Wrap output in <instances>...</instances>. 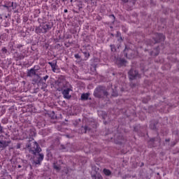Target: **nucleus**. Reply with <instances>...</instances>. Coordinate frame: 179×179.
Returning <instances> with one entry per match:
<instances>
[{
	"label": "nucleus",
	"instance_id": "obj_1",
	"mask_svg": "<svg viewBox=\"0 0 179 179\" xmlns=\"http://www.w3.org/2000/svg\"><path fill=\"white\" fill-rule=\"evenodd\" d=\"M41 152V148L38 145L37 142L33 143V147L30 148L29 152L34 155V164H41V162L44 160V154L40 153Z\"/></svg>",
	"mask_w": 179,
	"mask_h": 179
},
{
	"label": "nucleus",
	"instance_id": "obj_2",
	"mask_svg": "<svg viewBox=\"0 0 179 179\" xmlns=\"http://www.w3.org/2000/svg\"><path fill=\"white\" fill-rule=\"evenodd\" d=\"M52 27L50 26V23L48 22H42L41 23L40 26L37 27L35 29V31L37 34H40L41 33L45 34L49 30H51Z\"/></svg>",
	"mask_w": 179,
	"mask_h": 179
},
{
	"label": "nucleus",
	"instance_id": "obj_3",
	"mask_svg": "<svg viewBox=\"0 0 179 179\" xmlns=\"http://www.w3.org/2000/svg\"><path fill=\"white\" fill-rule=\"evenodd\" d=\"M94 94L95 97H100V94H103V96H108V92L104 90V87L99 86L95 89Z\"/></svg>",
	"mask_w": 179,
	"mask_h": 179
},
{
	"label": "nucleus",
	"instance_id": "obj_4",
	"mask_svg": "<svg viewBox=\"0 0 179 179\" xmlns=\"http://www.w3.org/2000/svg\"><path fill=\"white\" fill-rule=\"evenodd\" d=\"M26 57H27V55H26V50H21L20 53L15 52L13 54V58L16 61H22V59H24V58H26Z\"/></svg>",
	"mask_w": 179,
	"mask_h": 179
},
{
	"label": "nucleus",
	"instance_id": "obj_5",
	"mask_svg": "<svg viewBox=\"0 0 179 179\" xmlns=\"http://www.w3.org/2000/svg\"><path fill=\"white\" fill-rule=\"evenodd\" d=\"M128 73L131 80H134V79H136V78H141V75H139L138 71H134V69H131Z\"/></svg>",
	"mask_w": 179,
	"mask_h": 179
},
{
	"label": "nucleus",
	"instance_id": "obj_6",
	"mask_svg": "<svg viewBox=\"0 0 179 179\" xmlns=\"http://www.w3.org/2000/svg\"><path fill=\"white\" fill-rule=\"evenodd\" d=\"M155 37L154 38L153 44H156V43H160V41H164V35L163 34H155Z\"/></svg>",
	"mask_w": 179,
	"mask_h": 179
},
{
	"label": "nucleus",
	"instance_id": "obj_7",
	"mask_svg": "<svg viewBox=\"0 0 179 179\" xmlns=\"http://www.w3.org/2000/svg\"><path fill=\"white\" fill-rule=\"evenodd\" d=\"M10 143V141H3V136H0V148H8L9 144Z\"/></svg>",
	"mask_w": 179,
	"mask_h": 179
},
{
	"label": "nucleus",
	"instance_id": "obj_8",
	"mask_svg": "<svg viewBox=\"0 0 179 179\" xmlns=\"http://www.w3.org/2000/svg\"><path fill=\"white\" fill-rule=\"evenodd\" d=\"M70 92L71 88H67L63 90L62 94L64 95V99H71V95H69Z\"/></svg>",
	"mask_w": 179,
	"mask_h": 179
},
{
	"label": "nucleus",
	"instance_id": "obj_9",
	"mask_svg": "<svg viewBox=\"0 0 179 179\" xmlns=\"http://www.w3.org/2000/svg\"><path fill=\"white\" fill-rule=\"evenodd\" d=\"M56 85L58 86V89H62V87H64V80L59 78L56 81Z\"/></svg>",
	"mask_w": 179,
	"mask_h": 179
},
{
	"label": "nucleus",
	"instance_id": "obj_10",
	"mask_svg": "<svg viewBox=\"0 0 179 179\" xmlns=\"http://www.w3.org/2000/svg\"><path fill=\"white\" fill-rule=\"evenodd\" d=\"M27 76H29V78H31L32 76H36V70H34V69H31L30 70H29L27 73Z\"/></svg>",
	"mask_w": 179,
	"mask_h": 179
},
{
	"label": "nucleus",
	"instance_id": "obj_11",
	"mask_svg": "<svg viewBox=\"0 0 179 179\" xmlns=\"http://www.w3.org/2000/svg\"><path fill=\"white\" fill-rule=\"evenodd\" d=\"M48 64L50 65L51 68H52V71H53V72H55V67L57 66V62H49Z\"/></svg>",
	"mask_w": 179,
	"mask_h": 179
},
{
	"label": "nucleus",
	"instance_id": "obj_12",
	"mask_svg": "<svg viewBox=\"0 0 179 179\" xmlns=\"http://www.w3.org/2000/svg\"><path fill=\"white\" fill-rule=\"evenodd\" d=\"M90 94L88 93L83 94L81 95V100L86 101L89 99Z\"/></svg>",
	"mask_w": 179,
	"mask_h": 179
},
{
	"label": "nucleus",
	"instance_id": "obj_13",
	"mask_svg": "<svg viewBox=\"0 0 179 179\" xmlns=\"http://www.w3.org/2000/svg\"><path fill=\"white\" fill-rule=\"evenodd\" d=\"M103 171L105 176H111V171H110L109 169H104Z\"/></svg>",
	"mask_w": 179,
	"mask_h": 179
},
{
	"label": "nucleus",
	"instance_id": "obj_14",
	"mask_svg": "<svg viewBox=\"0 0 179 179\" xmlns=\"http://www.w3.org/2000/svg\"><path fill=\"white\" fill-rule=\"evenodd\" d=\"M9 6L10 8V7L13 8V9H16V8H17V3L12 2V3H10Z\"/></svg>",
	"mask_w": 179,
	"mask_h": 179
},
{
	"label": "nucleus",
	"instance_id": "obj_15",
	"mask_svg": "<svg viewBox=\"0 0 179 179\" xmlns=\"http://www.w3.org/2000/svg\"><path fill=\"white\" fill-rule=\"evenodd\" d=\"M83 54H84L85 57L87 58V59L90 57V53L87 51L83 52Z\"/></svg>",
	"mask_w": 179,
	"mask_h": 179
},
{
	"label": "nucleus",
	"instance_id": "obj_16",
	"mask_svg": "<svg viewBox=\"0 0 179 179\" xmlns=\"http://www.w3.org/2000/svg\"><path fill=\"white\" fill-rule=\"evenodd\" d=\"M94 177V179H103V176H101L100 173H96Z\"/></svg>",
	"mask_w": 179,
	"mask_h": 179
},
{
	"label": "nucleus",
	"instance_id": "obj_17",
	"mask_svg": "<svg viewBox=\"0 0 179 179\" xmlns=\"http://www.w3.org/2000/svg\"><path fill=\"white\" fill-rule=\"evenodd\" d=\"M53 168L55 170H61V166L57 165V163L53 164Z\"/></svg>",
	"mask_w": 179,
	"mask_h": 179
},
{
	"label": "nucleus",
	"instance_id": "obj_18",
	"mask_svg": "<svg viewBox=\"0 0 179 179\" xmlns=\"http://www.w3.org/2000/svg\"><path fill=\"white\" fill-rule=\"evenodd\" d=\"M110 50L113 52H115V51H117V48H115V45H110Z\"/></svg>",
	"mask_w": 179,
	"mask_h": 179
},
{
	"label": "nucleus",
	"instance_id": "obj_19",
	"mask_svg": "<svg viewBox=\"0 0 179 179\" xmlns=\"http://www.w3.org/2000/svg\"><path fill=\"white\" fill-rule=\"evenodd\" d=\"M77 6L78 9L80 10L83 7H82V2L79 1L78 3L77 4Z\"/></svg>",
	"mask_w": 179,
	"mask_h": 179
},
{
	"label": "nucleus",
	"instance_id": "obj_20",
	"mask_svg": "<svg viewBox=\"0 0 179 179\" xmlns=\"http://www.w3.org/2000/svg\"><path fill=\"white\" fill-rule=\"evenodd\" d=\"M2 52H3L4 54H6V52H8V50L6 49V48H3L1 49Z\"/></svg>",
	"mask_w": 179,
	"mask_h": 179
},
{
	"label": "nucleus",
	"instance_id": "obj_21",
	"mask_svg": "<svg viewBox=\"0 0 179 179\" xmlns=\"http://www.w3.org/2000/svg\"><path fill=\"white\" fill-rule=\"evenodd\" d=\"M150 127L151 128V129H156V124H150Z\"/></svg>",
	"mask_w": 179,
	"mask_h": 179
},
{
	"label": "nucleus",
	"instance_id": "obj_22",
	"mask_svg": "<svg viewBox=\"0 0 179 179\" xmlns=\"http://www.w3.org/2000/svg\"><path fill=\"white\" fill-rule=\"evenodd\" d=\"M75 58H76V59H79L80 58V56L79 55V54H76L74 55Z\"/></svg>",
	"mask_w": 179,
	"mask_h": 179
},
{
	"label": "nucleus",
	"instance_id": "obj_23",
	"mask_svg": "<svg viewBox=\"0 0 179 179\" xmlns=\"http://www.w3.org/2000/svg\"><path fill=\"white\" fill-rule=\"evenodd\" d=\"M49 76H45L44 77H43V80H45V82L47 80V79H48Z\"/></svg>",
	"mask_w": 179,
	"mask_h": 179
},
{
	"label": "nucleus",
	"instance_id": "obj_24",
	"mask_svg": "<svg viewBox=\"0 0 179 179\" xmlns=\"http://www.w3.org/2000/svg\"><path fill=\"white\" fill-rule=\"evenodd\" d=\"M9 5L10 4H8V6L6 4H4L3 6V8H6L7 9H9V8H10Z\"/></svg>",
	"mask_w": 179,
	"mask_h": 179
},
{
	"label": "nucleus",
	"instance_id": "obj_25",
	"mask_svg": "<svg viewBox=\"0 0 179 179\" xmlns=\"http://www.w3.org/2000/svg\"><path fill=\"white\" fill-rule=\"evenodd\" d=\"M52 10H57V6L53 5V6H52Z\"/></svg>",
	"mask_w": 179,
	"mask_h": 179
},
{
	"label": "nucleus",
	"instance_id": "obj_26",
	"mask_svg": "<svg viewBox=\"0 0 179 179\" xmlns=\"http://www.w3.org/2000/svg\"><path fill=\"white\" fill-rule=\"evenodd\" d=\"M22 47H23V45H22L20 44L17 45V48H18V49L22 48Z\"/></svg>",
	"mask_w": 179,
	"mask_h": 179
},
{
	"label": "nucleus",
	"instance_id": "obj_27",
	"mask_svg": "<svg viewBox=\"0 0 179 179\" xmlns=\"http://www.w3.org/2000/svg\"><path fill=\"white\" fill-rule=\"evenodd\" d=\"M126 62L125 59H121V64H125Z\"/></svg>",
	"mask_w": 179,
	"mask_h": 179
},
{
	"label": "nucleus",
	"instance_id": "obj_28",
	"mask_svg": "<svg viewBox=\"0 0 179 179\" xmlns=\"http://www.w3.org/2000/svg\"><path fill=\"white\" fill-rule=\"evenodd\" d=\"M20 146H21L20 143H18L17 145V149H20Z\"/></svg>",
	"mask_w": 179,
	"mask_h": 179
},
{
	"label": "nucleus",
	"instance_id": "obj_29",
	"mask_svg": "<svg viewBox=\"0 0 179 179\" xmlns=\"http://www.w3.org/2000/svg\"><path fill=\"white\" fill-rule=\"evenodd\" d=\"M27 20H28L27 17H24V22H27Z\"/></svg>",
	"mask_w": 179,
	"mask_h": 179
},
{
	"label": "nucleus",
	"instance_id": "obj_30",
	"mask_svg": "<svg viewBox=\"0 0 179 179\" xmlns=\"http://www.w3.org/2000/svg\"><path fill=\"white\" fill-rule=\"evenodd\" d=\"M122 2H124V3H127V2H128V0H122Z\"/></svg>",
	"mask_w": 179,
	"mask_h": 179
},
{
	"label": "nucleus",
	"instance_id": "obj_31",
	"mask_svg": "<svg viewBox=\"0 0 179 179\" xmlns=\"http://www.w3.org/2000/svg\"><path fill=\"white\" fill-rule=\"evenodd\" d=\"M72 38V36H71V35H69V36H67V37H66V38Z\"/></svg>",
	"mask_w": 179,
	"mask_h": 179
},
{
	"label": "nucleus",
	"instance_id": "obj_32",
	"mask_svg": "<svg viewBox=\"0 0 179 179\" xmlns=\"http://www.w3.org/2000/svg\"><path fill=\"white\" fill-rule=\"evenodd\" d=\"M64 13H68V10L67 9H64Z\"/></svg>",
	"mask_w": 179,
	"mask_h": 179
},
{
	"label": "nucleus",
	"instance_id": "obj_33",
	"mask_svg": "<svg viewBox=\"0 0 179 179\" xmlns=\"http://www.w3.org/2000/svg\"><path fill=\"white\" fill-rule=\"evenodd\" d=\"M85 132H86L87 131V127H86V126L85 127Z\"/></svg>",
	"mask_w": 179,
	"mask_h": 179
},
{
	"label": "nucleus",
	"instance_id": "obj_34",
	"mask_svg": "<svg viewBox=\"0 0 179 179\" xmlns=\"http://www.w3.org/2000/svg\"><path fill=\"white\" fill-rule=\"evenodd\" d=\"M166 142H170V138L166 139Z\"/></svg>",
	"mask_w": 179,
	"mask_h": 179
},
{
	"label": "nucleus",
	"instance_id": "obj_35",
	"mask_svg": "<svg viewBox=\"0 0 179 179\" xmlns=\"http://www.w3.org/2000/svg\"><path fill=\"white\" fill-rule=\"evenodd\" d=\"M59 163H60L61 164H62V160H59Z\"/></svg>",
	"mask_w": 179,
	"mask_h": 179
},
{
	"label": "nucleus",
	"instance_id": "obj_36",
	"mask_svg": "<svg viewBox=\"0 0 179 179\" xmlns=\"http://www.w3.org/2000/svg\"><path fill=\"white\" fill-rule=\"evenodd\" d=\"M117 36H121V34L120 32H117Z\"/></svg>",
	"mask_w": 179,
	"mask_h": 179
},
{
	"label": "nucleus",
	"instance_id": "obj_37",
	"mask_svg": "<svg viewBox=\"0 0 179 179\" xmlns=\"http://www.w3.org/2000/svg\"><path fill=\"white\" fill-rule=\"evenodd\" d=\"M22 166L21 165H18V169H21Z\"/></svg>",
	"mask_w": 179,
	"mask_h": 179
},
{
	"label": "nucleus",
	"instance_id": "obj_38",
	"mask_svg": "<svg viewBox=\"0 0 179 179\" xmlns=\"http://www.w3.org/2000/svg\"><path fill=\"white\" fill-rule=\"evenodd\" d=\"M12 51H15V49H13V48H11V52H12Z\"/></svg>",
	"mask_w": 179,
	"mask_h": 179
},
{
	"label": "nucleus",
	"instance_id": "obj_39",
	"mask_svg": "<svg viewBox=\"0 0 179 179\" xmlns=\"http://www.w3.org/2000/svg\"><path fill=\"white\" fill-rule=\"evenodd\" d=\"M113 17H114V19H115V16H114V15H112Z\"/></svg>",
	"mask_w": 179,
	"mask_h": 179
},
{
	"label": "nucleus",
	"instance_id": "obj_40",
	"mask_svg": "<svg viewBox=\"0 0 179 179\" xmlns=\"http://www.w3.org/2000/svg\"><path fill=\"white\" fill-rule=\"evenodd\" d=\"M112 96H118V94H115V95L113 94Z\"/></svg>",
	"mask_w": 179,
	"mask_h": 179
},
{
	"label": "nucleus",
	"instance_id": "obj_41",
	"mask_svg": "<svg viewBox=\"0 0 179 179\" xmlns=\"http://www.w3.org/2000/svg\"><path fill=\"white\" fill-rule=\"evenodd\" d=\"M62 2H65V1H68V0H62Z\"/></svg>",
	"mask_w": 179,
	"mask_h": 179
},
{
	"label": "nucleus",
	"instance_id": "obj_42",
	"mask_svg": "<svg viewBox=\"0 0 179 179\" xmlns=\"http://www.w3.org/2000/svg\"><path fill=\"white\" fill-rule=\"evenodd\" d=\"M70 1H71V2H73V0H71Z\"/></svg>",
	"mask_w": 179,
	"mask_h": 179
},
{
	"label": "nucleus",
	"instance_id": "obj_43",
	"mask_svg": "<svg viewBox=\"0 0 179 179\" xmlns=\"http://www.w3.org/2000/svg\"><path fill=\"white\" fill-rule=\"evenodd\" d=\"M120 40H122V38L120 36Z\"/></svg>",
	"mask_w": 179,
	"mask_h": 179
},
{
	"label": "nucleus",
	"instance_id": "obj_44",
	"mask_svg": "<svg viewBox=\"0 0 179 179\" xmlns=\"http://www.w3.org/2000/svg\"><path fill=\"white\" fill-rule=\"evenodd\" d=\"M141 165L143 166V163H142Z\"/></svg>",
	"mask_w": 179,
	"mask_h": 179
},
{
	"label": "nucleus",
	"instance_id": "obj_45",
	"mask_svg": "<svg viewBox=\"0 0 179 179\" xmlns=\"http://www.w3.org/2000/svg\"><path fill=\"white\" fill-rule=\"evenodd\" d=\"M143 103H146V102H145V101H143Z\"/></svg>",
	"mask_w": 179,
	"mask_h": 179
}]
</instances>
